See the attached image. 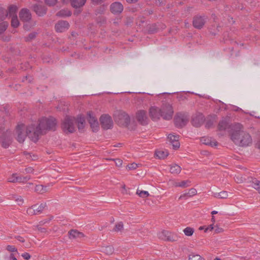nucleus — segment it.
<instances>
[{"label":"nucleus","instance_id":"58","mask_svg":"<svg viewBox=\"0 0 260 260\" xmlns=\"http://www.w3.org/2000/svg\"><path fill=\"white\" fill-rule=\"evenodd\" d=\"M245 180V179L243 178L242 177H239V176H237L235 178V181L237 182V183H242L244 180Z\"/></svg>","mask_w":260,"mask_h":260},{"label":"nucleus","instance_id":"33","mask_svg":"<svg viewBox=\"0 0 260 260\" xmlns=\"http://www.w3.org/2000/svg\"><path fill=\"white\" fill-rule=\"evenodd\" d=\"M170 234V232L166 230H162L157 234V236L159 239L164 241H166L168 235Z\"/></svg>","mask_w":260,"mask_h":260},{"label":"nucleus","instance_id":"27","mask_svg":"<svg viewBox=\"0 0 260 260\" xmlns=\"http://www.w3.org/2000/svg\"><path fill=\"white\" fill-rule=\"evenodd\" d=\"M181 168L178 165L174 164L170 165V172L172 174H179L181 171Z\"/></svg>","mask_w":260,"mask_h":260},{"label":"nucleus","instance_id":"36","mask_svg":"<svg viewBox=\"0 0 260 260\" xmlns=\"http://www.w3.org/2000/svg\"><path fill=\"white\" fill-rule=\"evenodd\" d=\"M183 233L186 236H191L194 232V230L193 228L187 226L183 230Z\"/></svg>","mask_w":260,"mask_h":260},{"label":"nucleus","instance_id":"13","mask_svg":"<svg viewBox=\"0 0 260 260\" xmlns=\"http://www.w3.org/2000/svg\"><path fill=\"white\" fill-rule=\"evenodd\" d=\"M207 20V18L205 16H196L193 19V25L198 29H201L204 25Z\"/></svg>","mask_w":260,"mask_h":260},{"label":"nucleus","instance_id":"37","mask_svg":"<svg viewBox=\"0 0 260 260\" xmlns=\"http://www.w3.org/2000/svg\"><path fill=\"white\" fill-rule=\"evenodd\" d=\"M124 225L122 222L120 221L117 223L114 228L113 229V231L115 232H121L123 230Z\"/></svg>","mask_w":260,"mask_h":260},{"label":"nucleus","instance_id":"62","mask_svg":"<svg viewBox=\"0 0 260 260\" xmlns=\"http://www.w3.org/2000/svg\"><path fill=\"white\" fill-rule=\"evenodd\" d=\"M9 260H18L15 256L14 253H11L9 257Z\"/></svg>","mask_w":260,"mask_h":260},{"label":"nucleus","instance_id":"41","mask_svg":"<svg viewBox=\"0 0 260 260\" xmlns=\"http://www.w3.org/2000/svg\"><path fill=\"white\" fill-rule=\"evenodd\" d=\"M136 194H138L140 197L143 198H147L149 196V193L148 191L140 190L139 189L137 190Z\"/></svg>","mask_w":260,"mask_h":260},{"label":"nucleus","instance_id":"29","mask_svg":"<svg viewBox=\"0 0 260 260\" xmlns=\"http://www.w3.org/2000/svg\"><path fill=\"white\" fill-rule=\"evenodd\" d=\"M231 125V124L229 125L228 122L225 120H223L219 122V123L218 124V129L219 131H224L227 128H229V132H230Z\"/></svg>","mask_w":260,"mask_h":260},{"label":"nucleus","instance_id":"6","mask_svg":"<svg viewBox=\"0 0 260 260\" xmlns=\"http://www.w3.org/2000/svg\"><path fill=\"white\" fill-rule=\"evenodd\" d=\"M161 117L165 120H170L173 117L174 111L172 105L168 103H163L160 109Z\"/></svg>","mask_w":260,"mask_h":260},{"label":"nucleus","instance_id":"32","mask_svg":"<svg viewBox=\"0 0 260 260\" xmlns=\"http://www.w3.org/2000/svg\"><path fill=\"white\" fill-rule=\"evenodd\" d=\"M155 154L158 158L164 159L169 155V153L167 151L156 150Z\"/></svg>","mask_w":260,"mask_h":260},{"label":"nucleus","instance_id":"16","mask_svg":"<svg viewBox=\"0 0 260 260\" xmlns=\"http://www.w3.org/2000/svg\"><path fill=\"white\" fill-rule=\"evenodd\" d=\"M168 138L174 149H177L180 147V144L179 142V135H174L170 134L169 135Z\"/></svg>","mask_w":260,"mask_h":260},{"label":"nucleus","instance_id":"42","mask_svg":"<svg viewBox=\"0 0 260 260\" xmlns=\"http://www.w3.org/2000/svg\"><path fill=\"white\" fill-rule=\"evenodd\" d=\"M189 260H205V259L202 257L199 254H190L188 256Z\"/></svg>","mask_w":260,"mask_h":260},{"label":"nucleus","instance_id":"1","mask_svg":"<svg viewBox=\"0 0 260 260\" xmlns=\"http://www.w3.org/2000/svg\"><path fill=\"white\" fill-rule=\"evenodd\" d=\"M57 122L55 118L44 117L39 120V123L28 126L24 132L25 126L23 124L18 125L16 128L17 140L19 143H23L26 136L33 142L39 140L40 135L45 134L47 131L56 130Z\"/></svg>","mask_w":260,"mask_h":260},{"label":"nucleus","instance_id":"9","mask_svg":"<svg viewBox=\"0 0 260 260\" xmlns=\"http://www.w3.org/2000/svg\"><path fill=\"white\" fill-rule=\"evenodd\" d=\"M101 127L104 130L111 129L113 126V122L111 117L108 114H103L100 118Z\"/></svg>","mask_w":260,"mask_h":260},{"label":"nucleus","instance_id":"8","mask_svg":"<svg viewBox=\"0 0 260 260\" xmlns=\"http://www.w3.org/2000/svg\"><path fill=\"white\" fill-rule=\"evenodd\" d=\"M188 120V115L184 113H178L174 117L175 125L178 128H182L184 126Z\"/></svg>","mask_w":260,"mask_h":260},{"label":"nucleus","instance_id":"23","mask_svg":"<svg viewBox=\"0 0 260 260\" xmlns=\"http://www.w3.org/2000/svg\"><path fill=\"white\" fill-rule=\"evenodd\" d=\"M232 196V193L231 192H229L227 191L223 190L220 192L215 193L214 196L217 198L225 199L231 197Z\"/></svg>","mask_w":260,"mask_h":260},{"label":"nucleus","instance_id":"30","mask_svg":"<svg viewBox=\"0 0 260 260\" xmlns=\"http://www.w3.org/2000/svg\"><path fill=\"white\" fill-rule=\"evenodd\" d=\"M35 191L40 194H43V193L48 191L47 186L43 185H37L35 187Z\"/></svg>","mask_w":260,"mask_h":260},{"label":"nucleus","instance_id":"12","mask_svg":"<svg viewBox=\"0 0 260 260\" xmlns=\"http://www.w3.org/2000/svg\"><path fill=\"white\" fill-rule=\"evenodd\" d=\"M136 119L142 125H146L148 123L149 119L147 113L144 110L138 111L136 114Z\"/></svg>","mask_w":260,"mask_h":260},{"label":"nucleus","instance_id":"44","mask_svg":"<svg viewBox=\"0 0 260 260\" xmlns=\"http://www.w3.org/2000/svg\"><path fill=\"white\" fill-rule=\"evenodd\" d=\"M9 26V23L7 21H3L0 23V32H4L6 30Z\"/></svg>","mask_w":260,"mask_h":260},{"label":"nucleus","instance_id":"5","mask_svg":"<svg viewBox=\"0 0 260 260\" xmlns=\"http://www.w3.org/2000/svg\"><path fill=\"white\" fill-rule=\"evenodd\" d=\"M4 128L0 125V142L3 147L7 148L12 143V135L10 131L8 129L6 132Z\"/></svg>","mask_w":260,"mask_h":260},{"label":"nucleus","instance_id":"2","mask_svg":"<svg viewBox=\"0 0 260 260\" xmlns=\"http://www.w3.org/2000/svg\"><path fill=\"white\" fill-rule=\"evenodd\" d=\"M243 129V126L239 123H235L230 126L231 139L236 145L240 147H246L252 143L251 136Z\"/></svg>","mask_w":260,"mask_h":260},{"label":"nucleus","instance_id":"57","mask_svg":"<svg viewBox=\"0 0 260 260\" xmlns=\"http://www.w3.org/2000/svg\"><path fill=\"white\" fill-rule=\"evenodd\" d=\"M21 256L23 257L24 259L26 260H28L30 258V255L27 252H25L22 254Z\"/></svg>","mask_w":260,"mask_h":260},{"label":"nucleus","instance_id":"7","mask_svg":"<svg viewBox=\"0 0 260 260\" xmlns=\"http://www.w3.org/2000/svg\"><path fill=\"white\" fill-rule=\"evenodd\" d=\"M46 207V202L42 203L40 205L34 204L27 209L26 213L29 216L39 215L43 212Z\"/></svg>","mask_w":260,"mask_h":260},{"label":"nucleus","instance_id":"45","mask_svg":"<svg viewBox=\"0 0 260 260\" xmlns=\"http://www.w3.org/2000/svg\"><path fill=\"white\" fill-rule=\"evenodd\" d=\"M10 38L9 34H0V39L4 41H9Z\"/></svg>","mask_w":260,"mask_h":260},{"label":"nucleus","instance_id":"60","mask_svg":"<svg viewBox=\"0 0 260 260\" xmlns=\"http://www.w3.org/2000/svg\"><path fill=\"white\" fill-rule=\"evenodd\" d=\"M25 171L26 173H32L34 172V169L32 167H28L25 169Z\"/></svg>","mask_w":260,"mask_h":260},{"label":"nucleus","instance_id":"28","mask_svg":"<svg viewBox=\"0 0 260 260\" xmlns=\"http://www.w3.org/2000/svg\"><path fill=\"white\" fill-rule=\"evenodd\" d=\"M78 123V128L80 132H82L83 131L85 125V119L84 117H80L78 118L76 120V123Z\"/></svg>","mask_w":260,"mask_h":260},{"label":"nucleus","instance_id":"25","mask_svg":"<svg viewBox=\"0 0 260 260\" xmlns=\"http://www.w3.org/2000/svg\"><path fill=\"white\" fill-rule=\"evenodd\" d=\"M72 12L68 9H64L60 10L56 13V16L60 17H69L71 15Z\"/></svg>","mask_w":260,"mask_h":260},{"label":"nucleus","instance_id":"43","mask_svg":"<svg viewBox=\"0 0 260 260\" xmlns=\"http://www.w3.org/2000/svg\"><path fill=\"white\" fill-rule=\"evenodd\" d=\"M19 21L18 19L17 16L12 17L11 26L14 28H16L19 25Z\"/></svg>","mask_w":260,"mask_h":260},{"label":"nucleus","instance_id":"47","mask_svg":"<svg viewBox=\"0 0 260 260\" xmlns=\"http://www.w3.org/2000/svg\"><path fill=\"white\" fill-rule=\"evenodd\" d=\"M133 18L132 17L128 16L124 20V24L127 26L130 25L133 22Z\"/></svg>","mask_w":260,"mask_h":260},{"label":"nucleus","instance_id":"49","mask_svg":"<svg viewBox=\"0 0 260 260\" xmlns=\"http://www.w3.org/2000/svg\"><path fill=\"white\" fill-rule=\"evenodd\" d=\"M91 3L93 5H102L106 2V0H90Z\"/></svg>","mask_w":260,"mask_h":260},{"label":"nucleus","instance_id":"15","mask_svg":"<svg viewBox=\"0 0 260 260\" xmlns=\"http://www.w3.org/2000/svg\"><path fill=\"white\" fill-rule=\"evenodd\" d=\"M123 10V5L118 2H115L112 3L110 6V11L114 14H119L121 13Z\"/></svg>","mask_w":260,"mask_h":260},{"label":"nucleus","instance_id":"56","mask_svg":"<svg viewBox=\"0 0 260 260\" xmlns=\"http://www.w3.org/2000/svg\"><path fill=\"white\" fill-rule=\"evenodd\" d=\"M115 161V164L117 167H121L122 165V160L120 159H114Z\"/></svg>","mask_w":260,"mask_h":260},{"label":"nucleus","instance_id":"52","mask_svg":"<svg viewBox=\"0 0 260 260\" xmlns=\"http://www.w3.org/2000/svg\"><path fill=\"white\" fill-rule=\"evenodd\" d=\"M138 167V165L135 163H132L127 166V168L129 170H135Z\"/></svg>","mask_w":260,"mask_h":260},{"label":"nucleus","instance_id":"10","mask_svg":"<svg viewBox=\"0 0 260 260\" xmlns=\"http://www.w3.org/2000/svg\"><path fill=\"white\" fill-rule=\"evenodd\" d=\"M205 120V118L203 114L200 112H197L192 115L191 122L193 126L199 127L203 124Z\"/></svg>","mask_w":260,"mask_h":260},{"label":"nucleus","instance_id":"31","mask_svg":"<svg viewBox=\"0 0 260 260\" xmlns=\"http://www.w3.org/2000/svg\"><path fill=\"white\" fill-rule=\"evenodd\" d=\"M197 193V191L195 188H192L190 189L188 192L185 193L182 195H181L179 197V199H181L183 198L187 197H191L194 195H196Z\"/></svg>","mask_w":260,"mask_h":260},{"label":"nucleus","instance_id":"24","mask_svg":"<svg viewBox=\"0 0 260 260\" xmlns=\"http://www.w3.org/2000/svg\"><path fill=\"white\" fill-rule=\"evenodd\" d=\"M17 9L18 8L16 6L13 5H10L7 10L8 16L11 17L17 16L16 12Z\"/></svg>","mask_w":260,"mask_h":260},{"label":"nucleus","instance_id":"22","mask_svg":"<svg viewBox=\"0 0 260 260\" xmlns=\"http://www.w3.org/2000/svg\"><path fill=\"white\" fill-rule=\"evenodd\" d=\"M87 0H71L72 7L76 9H80L83 7Z\"/></svg>","mask_w":260,"mask_h":260},{"label":"nucleus","instance_id":"54","mask_svg":"<svg viewBox=\"0 0 260 260\" xmlns=\"http://www.w3.org/2000/svg\"><path fill=\"white\" fill-rule=\"evenodd\" d=\"M29 23V22L27 21V22H25V23L24 24L23 27L25 30L28 31L30 30V25Z\"/></svg>","mask_w":260,"mask_h":260},{"label":"nucleus","instance_id":"11","mask_svg":"<svg viewBox=\"0 0 260 260\" xmlns=\"http://www.w3.org/2000/svg\"><path fill=\"white\" fill-rule=\"evenodd\" d=\"M87 120L93 132H97L99 129V124L98 118L95 117L92 111L87 112Z\"/></svg>","mask_w":260,"mask_h":260},{"label":"nucleus","instance_id":"17","mask_svg":"<svg viewBox=\"0 0 260 260\" xmlns=\"http://www.w3.org/2000/svg\"><path fill=\"white\" fill-rule=\"evenodd\" d=\"M149 116L153 120H157L161 116L160 109L155 107H151L149 109Z\"/></svg>","mask_w":260,"mask_h":260},{"label":"nucleus","instance_id":"19","mask_svg":"<svg viewBox=\"0 0 260 260\" xmlns=\"http://www.w3.org/2000/svg\"><path fill=\"white\" fill-rule=\"evenodd\" d=\"M33 10L39 16H42L46 13L47 9L45 6L36 4L33 6Z\"/></svg>","mask_w":260,"mask_h":260},{"label":"nucleus","instance_id":"14","mask_svg":"<svg viewBox=\"0 0 260 260\" xmlns=\"http://www.w3.org/2000/svg\"><path fill=\"white\" fill-rule=\"evenodd\" d=\"M69 26V23L67 21L61 20L56 24L55 28L57 32H62L67 31Z\"/></svg>","mask_w":260,"mask_h":260},{"label":"nucleus","instance_id":"35","mask_svg":"<svg viewBox=\"0 0 260 260\" xmlns=\"http://www.w3.org/2000/svg\"><path fill=\"white\" fill-rule=\"evenodd\" d=\"M190 183L189 180H185L182 181L180 182H174L173 185L175 187H186L189 186V184Z\"/></svg>","mask_w":260,"mask_h":260},{"label":"nucleus","instance_id":"39","mask_svg":"<svg viewBox=\"0 0 260 260\" xmlns=\"http://www.w3.org/2000/svg\"><path fill=\"white\" fill-rule=\"evenodd\" d=\"M8 16L7 10L0 7V21H3Z\"/></svg>","mask_w":260,"mask_h":260},{"label":"nucleus","instance_id":"55","mask_svg":"<svg viewBox=\"0 0 260 260\" xmlns=\"http://www.w3.org/2000/svg\"><path fill=\"white\" fill-rule=\"evenodd\" d=\"M15 198V201L18 203L19 205H22V204L24 202V200L20 196L19 197H17V198Z\"/></svg>","mask_w":260,"mask_h":260},{"label":"nucleus","instance_id":"40","mask_svg":"<svg viewBox=\"0 0 260 260\" xmlns=\"http://www.w3.org/2000/svg\"><path fill=\"white\" fill-rule=\"evenodd\" d=\"M8 181L9 182L15 183L16 182H21V177H16L15 175L13 174L11 177L8 179Z\"/></svg>","mask_w":260,"mask_h":260},{"label":"nucleus","instance_id":"26","mask_svg":"<svg viewBox=\"0 0 260 260\" xmlns=\"http://www.w3.org/2000/svg\"><path fill=\"white\" fill-rule=\"evenodd\" d=\"M250 183L252 187L260 193V181L257 180L256 178H251Z\"/></svg>","mask_w":260,"mask_h":260},{"label":"nucleus","instance_id":"51","mask_svg":"<svg viewBox=\"0 0 260 260\" xmlns=\"http://www.w3.org/2000/svg\"><path fill=\"white\" fill-rule=\"evenodd\" d=\"M46 4L49 6H52L56 4L57 0H45Z\"/></svg>","mask_w":260,"mask_h":260},{"label":"nucleus","instance_id":"59","mask_svg":"<svg viewBox=\"0 0 260 260\" xmlns=\"http://www.w3.org/2000/svg\"><path fill=\"white\" fill-rule=\"evenodd\" d=\"M223 232V229L221 228H220L217 225L216 226V229L215 230V232L216 233H220Z\"/></svg>","mask_w":260,"mask_h":260},{"label":"nucleus","instance_id":"20","mask_svg":"<svg viewBox=\"0 0 260 260\" xmlns=\"http://www.w3.org/2000/svg\"><path fill=\"white\" fill-rule=\"evenodd\" d=\"M68 234L69 237L71 239L80 238L85 237V235L83 233L79 232L77 230H71L69 231Z\"/></svg>","mask_w":260,"mask_h":260},{"label":"nucleus","instance_id":"61","mask_svg":"<svg viewBox=\"0 0 260 260\" xmlns=\"http://www.w3.org/2000/svg\"><path fill=\"white\" fill-rule=\"evenodd\" d=\"M15 238L22 243H24L25 242L24 239L20 236H16L15 237Z\"/></svg>","mask_w":260,"mask_h":260},{"label":"nucleus","instance_id":"63","mask_svg":"<svg viewBox=\"0 0 260 260\" xmlns=\"http://www.w3.org/2000/svg\"><path fill=\"white\" fill-rule=\"evenodd\" d=\"M213 229H214V226H213V224H212L209 225L208 227L205 230V232H206L208 230L212 231Z\"/></svg>","mask_w":260,"mask_h":260},{"label":"nucleus","instance_id":"38","mask_svg":"<svg viewBox=\"0 0 260 260\" xmlns=\"http://www.w3.org/2000/svg\"><path fill=\"white\" fill-rule=\"evenodd\" d=\"M114 249L111 246H107L103 248V252L108 255H111L113 253Z\"/></svg>","mask_w":260,"mask_h":260},{"label":"nucleus","instance_id":"3","mask_svg":"<svg viewBox=\"0 0 260 260\" xmlns=\"http://www.w3.org/2000/svg\"><path fill=\"white\" fill-rule=\"evenodd\" d=\"M113 117L115 122L120 126L126 127L129 130L136 129L137 125H130V116L125 112L121 110L116 111L114 112Z\"/></svg>","mask_w":260,"mask_h":260},{"label":"nucleus","instance_id":"34","mask_svg":"<svg viewBox=\"0 0 260 260\" xmlns=\"http://www.w3.org/2000/svg\"><path fill=\"white\" fill-rule=\"evenodd\" d=\"M167 240L166 241L175 242L177 241L179 239V237L177 234L172 233L170 232V234L168 235Z\"/></svg>","mask_w":260,"mask_h":260},{"label":"nucleus","instance_id":"46","mask_svg":"<svg viewBox=\"0 0 260 260\" xmlns=\"http://www.w3.org/2000/svg\"><path fill=\"white\" fill-rule=\"evenodd\" d=\"M214 120L211 118H208L205 124V127L207 128H209L213 124Z\"/></svg>","mask_w":260,"mask_h":260},{"label":"nucleus","instance_id":"4","mask_svg":"<svg viewBox=\"0 0 260 260\" xmlns=\"http://www.w3.org/2000/svg\"><path fill=\"white\" fill-rule=\"evenodd\" d=\"M76 120L73 117L66 116L62 121L61 127L66 134L73 133L76 130Z\"/></svg>","mask_w":260,"mask_h":260},{"label":"nucleus","instance_id":"50","mask_svg":"<svg viewBox=\"0 0 260 260\" xmlns=\"http://www.w3.org/2000/svg\"><path fill=\"white\" fill-rule=\"evenodd\" d=\"M36 37L35 34H29L28 37L25 38V41H30Z\"/></svg>","mask_w":260,"mask_h":260},{"label":"nucleus","instance_id":"53","mask_svg":"<svg viewBox=\"0 0 260 260\" xmlns=\"http://www.w3.org/2000/svg\"><path fill=\"white\" fill-rule=\"evenodd\" d=\"M24 155H25L26 156L27 158H31L32 160H35L37 158V156L35 155H32L33 157H32L30 153L26 152H24Z\"/></svg>","mask_w":260,"mask_h":260},{"label":"nucleus","instance_id":"48","mask_svg":"<svg viewBox=\"0 0 260 260\" xmlns=\"http://www.w3.org/2000/svg\"><path fill=\"white\" fill-rule=\"evenodd\" d=\"M6 250L11 252H17L18 253L17 249L14 246L12 245H8L6 247Z\"/></svg>","mask_w":260,"mask_h":260},{"label":"nucleus","instance_id":"64","mask_svg":"<svg viewBox=\"0 0 260 260\" xmlns=\"http://www.w3.org/2000/svg\"><path fill=\"white\" fill-rule=\"evenodd\" d=\"M30 179V177L26 176L23 177V178H21V180L23 181H22V182H26L27 180H29Z\"/></svg>","mask_w":260,"mask_h":260},{"label":"nucleus","instance_id":"18","mask_svg":"<svg viewBox=\"0 0 260 260\" xmlns=\"http://www.w3.org/2000/svg\"><path fill=\"white\" fill-rule=\"evenodd\" d=\"M20 19L24 22H27L31 19V14L29 11L26 9H22L19 12Z\"/></svg>","mask_w":260,"mask_h":260},{"label":"nucleus","instance_id":"21","mask_svg":"<svg viewBox=\"0 0 260 260\" xmlns=\"http://www.w3.org/2000/svg\"><path fill=\"white\" fill-rule=\"evenodd\" d=\"M201 142L205 145H210L211 146H216L218 145V142L215 140H212L211 138L209 137H202L201 138Z\"/></svg>","mask_w":260,"mask_h":260}]
</instances>
